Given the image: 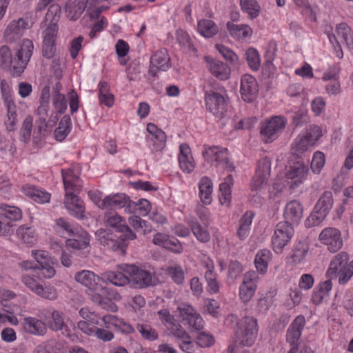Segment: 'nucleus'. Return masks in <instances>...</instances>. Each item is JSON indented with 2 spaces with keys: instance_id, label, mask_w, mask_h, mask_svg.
Listing matches in <instances>:
<instances>
[{
  "instance_id": "nucleus-1",
  "label": "nucleus",
  "mask_w": 353,
  "mask_h": 353,
  "mask_svg": "<svg viewBox=\"0 0 353 353\" xmlns=\"http://www.w3.org/2000/svg\"><path fill=\"white\" fill-rule=\"evenodd\" d=\"M61 172L65 191L64 205L70 215L81 219L84 217L85 208L83 201L75 194L82 188V181L79 178L80 167L74 164L68 169L62 170Z\"/></svg>"
},
{
  "instance_id": "nucleus-2",
  "label": "nucleus",
  "mask_w": 353,
  "mask_h": 353,
  "mask_svg": "<svg viewBox=\"0 0 353 353\" xmlns=\"http://www.w3.org/2000/svg\"><path fill=\"white\" fill-rule=\"evenodd\" d=\"M75 280L88 289L91 300L103 309L112 312H117V305L106 296L108 289L102 285V279L89 270H83L75 274Z\"/></svg>"
},
{
  "instance_id": "nucleus-3",
  "label": "nucleus",
  "mask_w": 353,
  "mask_h": 353,
  "mask_svg": "<svg viewBox=\"0 0 353 353\" xmlns=\"http://www.w3.org/2000/svg\"><path fill=\"white\" fill-rule=\"evenodd\" d=\"M33 50V43L28 39H23L18 45L14 55L9 47L3 46L0 48V65L3 68L12 70L15 74L19 75L29 62Z\"/></svg>"
},
{
  "instance_id": "nucleus-4",
  "label": "nucleus",
  "mask_w": 353,
  "mask_h": 353,
  "mask_svg": "<svg viewBox=\"0 0 353 353\" xmlns=\"http://www.w3.org/2000/svg\"><path fill=\"white\" fill-rule=\"evenodd\" d=\"M353 276V260L349 263V256L345 252L336 254L330 261L325 276L338 279L339 285H345Z\"/></svg>"
},
{
  "instance_id": "nucleus-5",
  "label": "nucleus",
  "mask_w": 353,
  "mask_h": 353,
  "mask_svg": "<svg viewBox=\"0 0 353 353\" xmlns=\"http://www.w3.org/2000/svg\"><path fill=\"white\" fill-rule=\"evenodd\" d=\"M331 27H326L325 32L327 35L330 43L332 44L334 52L339 59L343 57V52L339 39L349 50H353V32L351 28L345 23H341L336 27L337 38L332 32Z\"/></svg>"
},
{
  "instance_id": "nucleus-6",
  "label": "nucleus",
  "mask_w": 353,
  "mask_h": 353,
  "mask_svg": "<svg viewBox=\"0 0 353 353\" xmlns=\"http://www.w3.org/2000/svg\"><path fill=\"white\" fill-rule=\"evenodd\" d=\"M236 342L244 346H252L257 337L258 323L255 318L245 316L237 323L235 328Z\"/></svg>"
},
{
  "instance_id": "nucleus-7",
  "label": "nucleus",
  "mask_w": 353,
  "mask_h": 353,
  "mask_svg": "<svg viewBox=\"0 0 353 353\" xmlns=\"http://www.w3.org/2000/svg\"><path fill=\"white\" fill-rule=\"evenodd\" d=\"M203 157L206 161L212 165L222 168L228 172L234 170V166L229 160L228 150L219 146L205 147L203 152Z\"/></svg>"
},
{
  "instance_id": "nucleus-8",
  "label": "nucleus",
  "mask_w": 353,
  "mask_h": 353,
  "mask_svg": "<svg viewBox=\"0 0 353 353\" xmlns=\"http://www.w3.org/2000/svg\"><path fill=\"white\" fill-rule=\"evenodd\" d=\"M286 124L287 120L283 116H274L264 121L261 128L263 141L266 143L274 141L283 132Z\"/></svg>"
},
{
  "instance_id": "nucleus-9",
  "label": "nucleus",
  "mask_w": 353,
  "mask_h": 353,
  "mask_svg": "<svg viewBox=\"0 0 353 353\" xmlns=\"http://www.w3.org/2000/svg\"><path fill=\"white\" fill-rule=\"evenodd\" d=\"M121 269L129 276V283L140 288L148 287L155 283L153 274L145 270L141 269L134 265L125 264Z\"/></svg>"
},
{
  "instance_id": "nucleus-10",
  "label": "nucleus",
  "mask_w": 353,
  "mask_h": 353,
  "mask_svg": "<svg viewBox=\"0 0 353 353\" xmlns=\"http://www.w3.org/2000/svg\"><path fill=\"white\" fill-rule=\"evenodd\" d=\"M207 110L218 119H224L226 114L228 103L224 94L214 91L208 92L205 95Z\"/></svg>"
},
{
  "instance_id": "nucleus-11",
  "label": "nucleus",
  "mask_w": 353,
  "mask_h": 353,
  "mask_svg": "<svg viewBox=\"0 0 353 353\" xmlns=\"http://www.w3.org/2000/svg\"><path fill=\"white\" fill-rule=\"evenodd\" d=\"M294 233L293 226L288 222L279 223L272 237V246L273 250L281 253L283 249L290 241Z\"/></svg>"
},
{
  "instance_id": "nucleus-12",
  "label": "nucleus",
  "mask_w": 353,
  "mask_h": 353,
  "mask_svg": "<svg viewBox=\"0 0 353 353\" xmlns=\"http://www.w3.org/2000/svg\"><path fill=\"white\" fill-rule=\"evenodd\" d=\"M258 281L259 276L254 271H249L243 274L239 288V296L242 302L246 303L252 299L256 292Z\"/></svg>"
},
{
  "instance_id": "nucleus-13",
  "label": "nucleus",
  "mask_w": 353,
  "mask_h": 353,
  "mask_svg": "<svg viewBox=\"0 0 353 353\" xmlns=\"http://www.w3.org/2000/svg\"><path fill=\"white\" fill-rule=\"evenodd\" d=\"M146 130L145 140L149 149L152 152L162 151L166 145L165 133L152 123L147 125Z\"/></svg>"
},
{
  "instance_id": "nucleus-14",
  "label": "nucleus",
  "mask_w": 353,
  "mask_h": 353,
  "mask_svg": "<svg viewBox=\"0 0 353 353\" xmlns=\"http://www.w3.org/2000/svg\"><path fill=\"white\" fill-rule=\"evenodd\" d=\"M134 204L128 196L123 193L111 194L103 199L101 209L120 210L124 208L125 212L131 211Z\"/></svg>"
},
{
  "instance_id": "nucleus-15",
  "label": "nucleus",
  "mask_w": 353,
  "mask_h": 353,
  "mask_svg": "<svg viewBox=\"0 0 353 353\" xmlns=\"http://www.w3.org/2000/svg\"><path fill=\"white\" fill-rule=\"evenodd\" d=\"M271 172V162L268 157L259 160L256 173L251 182L252 191L261 190L268 183Z\"/></svg>"
},
{
  "instance_id": "nucleus-16",
  "label": "nucleus",
  "mask_w": 353,
  "mask_h": 353,
  "mask_svg": "<svg viewBox=\"0 0 353 353\" xmlns=\"http://www.w3.org/2000/svg\"><path fill=\"white\" fill-rule=\"evenodd\" d=\"M98 324L99 323H94L86 321H79L77 323V328L85 335L95 336L99 340L103 342L112 341L114 337L112 331L97 327L96 325Z\"/></svg>"
},
{
  "instance_id": "nucleus-17",
  "label": "nucleus",
  "mask_w": 353,
  "mask_h": 353,
  "mask_svg": "<svg viewBox=\"0 0 353 353\" xmlns=\"http://www.w3.org/2000/svg\"><path fill=\"white\" fill-rule=\"evenodd\" d=\"M32 256L38 263L37 268L44 279H51L55 275L56 271L54 268L55 262L48 252L44 250H32Z\"/></svg>"
},
{
  "instance_id": "nucleus-18",
  "label": "nucleus",
  "mask_w": 353,
  "mask_h": 353,
  "mask_svg": "<svg viewBox=\"0 0 353 353\" xmlns=\"http://www.w3.org/2000/svg\"><path fill=\"white\" fill-rule=\"evenodd\" d=\"M31 25L26 18L11 21L5 29L3 37L7 42L12 43L20 39Z\"/></svg>"
},
{
  "instance_id": "nucleus-19",
  "label": "nucleus",
  "mask_w": 353,
  "mask_h": 353,
  "mask_svg": "<svg viewBox=\"0 0 353 353\" xmlns=\"http://www.w3.org/2000/svg\"><path fill=\"white\" fill-rule=\"evenodd\" d=\"M104 224L119 232L125 233V238L134 239L136 235L126 224L125 220L115 212H106L104 215Z\"/></svg>"
},
{
  "instance_id": "nucleus-20",
  "label": "nucleus",
  "mask_w": 353,
  "mask_h": 353,
  "mask_svg": "<svg viewBox=\"0 0 353 353\" xmlns=\"http://www.w3.org/2000/svg\"><path fill=\"white\" fill-rule=\"evenodd\" d=\"M319 241L325 245L332 252L339 251L343 246V239L341 232L336 228H327L319 234Z\"/></svg>"
},
{
  "instance_id": "nucleus-21",
  "label": "nucleus",
  "mask_w": 353,
  "mask_h": 353,
  "mask_svg": "<svg viewBox=\"0 0 353 353\" xmlns=\"http://www.w3.org/2000/svg\"><path fill=\"white\" fill-rule=\"evenodd\" d=\"M177 310L184 324H187L190 327L196 330L203 327V319L191 305L182 303L179 305Z\"/></svg>"
},
{
  "instance_id": "nucleus-22",
  "label": "nucleus",
  "mask_w": 353,
  "mask_h": 353,
  "mask_svg": "<svg viewBox=\"0 0 353 353\" xmlns=\"http://www.w3.org/2000/svg\"><path fill=\"white\" fill-rule=\"evenodd\" d=\"M308 168L301 161L286 167L285 177L291 181L292 188L302 184L307 179Z\"/></svg>"
},
{
  "instance_id": "nucleus-23",
  "label": "nucleus",
  "mask_w": 353,
  "mask_h": 353,
  "mask_svg": "<svg viewBox=\"0 0 353 353\" xmlns=\"http://www.w3.org/2000/svg\"><path fill=\"white\" fill-rule=\"evenodd\" d=\"M171 66L170 59L166 49L157 50L150 58V73L156 76L158 71H167Z\"/></svg>"
},
{
  "instance_id": "nucleus-24",
  "label": "nucleus",
  "mask_w": 353,
  "mask_h": 353,
  "mask_svg": "<svg viewBox=\"0 0 353 353\" xmlns=\"http://www.w3.org/2000/svg\"><path fill=\"white\" fill-rule=\"evenodd\" d=\"M204 60L206 68L213 76L221 81L229 79L230 68L226 64L210 56H205Z\"/></svg>"
},
{
  "instance_id": "nucleus-25",
  "label": "nucleus",
  "mask_w": 353,
  "mask_h": 353,
  "mask_svg": "<svg viewBox=\"0 0 353 353\" xmlns=\"http://www.w3.org/2000/svg\"><path fill=\"white\" fill-rule=\"evenodd\" d=\"M240 92L242 99L246 102L253 101L258 92L257 82L250 74H244L241 77Z\"/></svg>"
},
{
  "instance_id": "nucleus-26",
  "label": "nucleus",
  "mask_w": 353,
  "mask_h": 353,
  "mask_svg": "<svg viewBox=\"0 0 353 353\" xmlns=\"http://www.w3.org/2000/svg\"><path fill=\"white\" fill-rule=\"evenodd\" d=\"M303 206L297 200H292L287 203L284 210L285 221L292 225L298 224L303 218Z\"/></svg>"
},
{
  "instance_id": "nucleus-27",
  "label": "nucleus",
  "mask_w": 353,
  "mask_h": 353,
  "mask_svg": "<svg viewBox=\"0 0 353 353\" xmlns=\"http://www.w3.org/2000/svg\"><path fill=\"white\" fill-rule=\"evenodd\" d=\"M60 12V8L58 5H52L48 10L46 18L47 19L52 17L54 21L52 22L43 32V41L49 43H55L57 32L58 25L57 19H55L57 14Z\"/></svg>"
},
{
  "instance_id": "nucleus-28",
  "label": "nucleus",
  "mask_w": 353,
  "mask_h": 353,
  "mask_svg": "<svg viewBox=\"0 0 353 353\" xmlns=\"http://www.w3.org/2000/svg\"><path fill=\"white\" fill-rule=\"evenodd\" d=\"M101 321L104 325V327H103L104 330L112 331V329H116L125 334H130L134 331L130 324L113 314L104 315L101 318Z\"/></svg>"
},
{
  "instance_id": "nucleus-29",
  "label": "nucleus",
  "mask_w": 353,
  "mask_h": 353,
  "mask_svg": "<svg viewBox=\"0 0 353 353\" xmlns=\"http://www.w3.org/2000/svg\"><path fill=\"white\" fill-rule=\"evenodd\" d=\"M96 236L102 245L113 250H120L122 254L124 253V249L126 246L125 241L114 239L112 233L103 229L97 230Z\"/></svg>"
},
{
  "instance_id": "nucleus-30",
  "label": "nucleus",
  "mask_w": 353,
  "mask_h": 353,
  "mask_svg": "<svg viewBox=\"0 0 353 353\" xmlns=\"http://www.w3.org/2000/svg\"><path fill=\"white\" fill-rule=\"evenodd\" d=\"M178 161L181 170L185 173L192 172L195 168V163L192 155L191 149L186 143L179 146Z\"/></svg>"
},
{
  "instance_id": "nucleus-31",
  "label": "nucleus",
  "mask_w": 353,
  "mask_h": 353,
  "mask_svg": "<svg viewBox=\"0 0 353 353\" xmlns=\"http://www.w3.org/2000/svg\"><path fill=\"white\" fill-rule=\"evenodd\" d=\"M3 103L6 109V116L4 120L6 129L8 132H14L17 129L19 121L17 108L12 99L6 98Z\"/></svg>"
},
{
  "instance_id": "nucleus-32",
  "label": "nucleus",
  "mask_w": 353,
  "mask_h": 353,
  "mask_svg": "<svg viewBox=\"0 0 353 353\" xmlns=\"http://www.w3.org/2000/svg\"><path fill=\"white\" fill-rule=\"evenodd\" d=\"M305 323V317L302 315H299L296 317L289 326L286 332V341L291 345H295L298 343Z\"/></svg>"
},
{
  "instance_id": "nucleus-33",
  "label": "nucleus",
  "mask_w": 353,
  "mask_h": 353,
  "mask_svg": "<svg viewBox=\"0 0 353 353\" xmlns=\"http://www.w3.org/2000/svg\"><path fill=\"white\" fill-rule=\"evenodd\" d=\"M153 243L157 245L170 250L174 252L181 253L183 250L182 245L178 239L165 234H156L153 238Z\"/></svg>"
},
{
  "instance_id": "nucleus-34",
  "label": "nucleus",
  "mask_w": 353,
  "mask_h": 353,
  "mask_svg": "<svg viewBox=\"0 0 353 353\" xmlns=\"http://www.w3.org/2000/svg\"><path fill=\"white\" fill-rule=\"evenodd\" d=\"M199 197L204 205H210L212 201L213 183L208 176H203L198 183Z\"/></svg>"
},
{
  "instance_id": "nucleus-35",
  "label": "nucleus",
  "mask_w": 353,
  "mask_h": 353,
  "mask_svg": "<svg viewBox=\"0 0 353 353\" xmlns=\"http://www.w3.org/2000/svg\"><path fill=\"white\" fill-rule=\"evenodd\" d=\"M72 239H68L65 241L67 248L81 250L86 249L90 244V236L87 232L79 230L72 236Z\"/></svg>"
},
{
  "instance_id": "nucleus-36",
  "label": "nucleus",
  "mask_w": 353,
  "mask_h": 353,
  "mask_svg": "<svg viewBox=\"0 0 353 353\" xmlns=\"http://www.w3.org/2000/svg\"><path fill=\"white\" fill-rule=\"evenodd\" d=\"M123 265H124L119 266L121 271H107L103 273L101 277L103 281L102 285L105 281L116 286H124L125 285L129 283V276L126 274H125V272L121 269Z\"/></svg>"
},
{
  "instance_id": "nucleus-37",
  "label": "nucleus",
  "mask_w": 353,
  "mask_h": 353,
  "mask_svg": "<svg viewBox=\"0 0 353 353\" xmlns=\"http://www.w3.org/2000/svg\"><path fill=\"white\" fill-rule=\"evenodd\" d=\"M23 193L39 203H46L50 200V194L48 192L37 188L34 185H25L21 189Z\"/></svg>"
},
{
  "instance_id": "nucleus-38",
  "label": "nucleus",
  "mask_w": 353,
  "mask_h": 353,
  "mask_svg": "<svg viewBox=\"0 0 353 353\" xmlns=\"http://www.w3.org/2000/svg\"><path fill=\"white\" fill-rule=\"evenodd\" d=\"M23 327L26 332L33 335H43L46 332L45 323L34 317L28 316L24 318Z\"/></svg>"
},
{
  "instance_id": "nucleus-39",
  "label": "nucleus",
  "mask_w": 353,
  "mask_h": 353,
  "mask_svg": "<svg viewBox=\"0 0 353 353\" xmlns=\"http://www.w3.org/2000/svg\"><path fill=\"white\" fill-rule=\"evenodd\" d=\"M272 252L268 249H262L257 252L254 259V265L258 273L265 274L272 259Z\"/></svg>"
},
{
  "instance_id": "nucleus-40",
  "label": "nucleus",
  "mask_w": 353,
  "mask_h": 353,
  "mask_svg": "<svg viewBox=\"0 0 353 353\" xmlns=\"http://www.w3.org/2000/svg\"><path fill=\"white\" fill-rule=\"evenodd\" d=\"M159 320L164 326L170 332L173 336L175 332H178L183 327L176 322V319L167 309H163L158 312Z\"/></svg>"
},
{
  "instance_id": "nucleus-41",
  "label": "nucleus",
  "mask_w": 353,
  "mask_h": 353,
  "mask_svg": "<svg viewBox=\"0 0 353 353\" xmlns=\"http://www.w3.org/2000/svg\"><path fill=\"white\" fill-rule=\"evenodd\" d=\"M85 8V0H70L66 4L65 12L70 20H77Z\"/></svg>"
},
{
  "instance_id": "nucleus-42",
  "label": "nucleus",
  "mask_w": 353,
  "mask_h": 353,
  "mask_svg": "<svg viewBox=\"0 0 353 353\" xmlns=\"http://www.w3.org/2000/svg\"><path fill=\"white\" fill-rule=\"evenodd\" d=\"M173 336L176 338L179 346L183 352L194 353L196 345L192 341L190 336L183 329L175 332Z\"/></svg>"
},
{
  "instance_id": "nucleus-43",
  "label": "nucleus",
  "mask_w": 353,
  "mask_h": 353,
  "mask_svg": "<svg viewBox=\"0 0 353 353\" xmlns=\"http://www.w3.org/2000/svg\"><path fill=\"white\" fill-rule=\"evenodd\" d=\"M233 185V179L232 175H228L225 181L221 183L219 186V201L221 204L225 207H229L230 205L232 194L231 187Z\"/></svg>"
},
{
  "instance_id": "nucleus-44",
  "label": "nucleus",
  "mask_w": 353,
  "mask_h": 353,
  "mask_svg": "<svg viewBox=\"0 0 353 353\" xmlns=\"http://www.w3.org/2000/svg\"><path fill=\"white\" fill-rule=\"evenodd\" d=\"M227 27L229 33L238 39H248L252 34V29L248 25L228 23Z\"/></svg>"
},
{
  "instance_id": "nucleus-45",
  "label": "nucleus",
  "mask_w": 353,
  "mask_h": 353,
  "mask_svg": "<svg viewBox=\"0 0 353 353\" xmlns=\"http://www.w3.org/2000/svg\"><path fill=\"white\" fill-rule=\"evenodd\" d=\"M313 145L301 132L294 140L291 146V152L294 156L301 157Z\"/></svg>"
},
{
  "instance_id": "nucleus-46",
  "label": "nucleus",
  "mask_w": 353,
  "mask_h": 353,
  "mask_svg": "<svg viewBox=\"0 0 353 353\" xmlns=\"http://www.w3.org/2000/svg\"><path fill=\"white\" fill-rule=\"evenodd\" d=\"M253 218L254 213L251 211H247L241 218L237 230V236L241 240H244L248 236Z\"/></svg>"
},
{
  "instance_id": "nucleus-47",
  "label": "nucleus",
  "mask_w": 353,
  "mask_h": 353,
  "mask_svg": "<svg viewBox=\"0 0 353 353\" xmlns=\"http://www.w3.org/2000/svg\"><path fill=\"white\" fill-rule=\"evenodd\" d=\"M49 327L54 331H62L63 334L70 337L67 327L64 323L63 314L54 310L51 314V319L48 321Z\"/></svg>"
},
{
  "instance_id": "nucleus-48",
  "label": "nucleus",
  "mask_w": 353,
  "mask_h": 353,
  "mask_svg": "<svg viewBox=\"0 0 353 353\" xmlns=\"http://www.w3.org/2000/svg\"><path fill=\"white\" fill-rule=\"evenodd\" d=\"M197 28L199 34L205 38H211L217 34L219 29L215 23L210 19L198 21Z\"/></svg>"
},
{
  "instance_id": "nucleus-49",
  "label": "nucleus",
  "mask_w": 353,
  "mask_h": 353,
  "mask_svg": "<svg viewBox=\"0 0 353 353\" xmlns=\"http://www.w3.org/2000/svg\"><path fill=\"white\" fill-rule=\"evenodd\" d=\"M240 6L250 19L256 18L261 12V6L256 0H240Z\"/></svg>"
},
{
  "instance_id": "nucleus-50",
  "label": "nucleus",
  "mask_w": 353,
  "mask_h": 353,
  "mask_svg": "<svg viewBox=\"0 0 353 353\" xmlns=\"http://www.w3.org/2000/svg\"><path fill=\"white\" fill-rule=\"evenodd\" d=\"M71 120L69 117L64 116L61 119L58 128L54 131V138L59 141L65 139L71 130Z\"/></svg>"
},
{
  "instance_id": "nucleus-51",
  "label": "nucleus",
  "mask_w": 353,
  "mask_h": 353,
  "mask_svg": "<svg viewBox=\"0 0 353 353\" xmlns=\"http://www.w3.org/2000/svg\"><path fill=\"white\" fill-rule=\"evenodd\" d=\"M33 125V117L28 114L24 118L19 131V139L21 141L28 143L31 139Z\"/></svg>"
},
{
  "instance_id": "nucleus-52",
  "label": "nucleus",
  "mask_w": 353,
  "mask_h": 353,
  "mask_svg": "<svg viewBox=\"0 0 353 353\" xmlns=\"http://www.w3.org/2000/svg\"><path fill=\"white\" fill-rule=\"evenodd\" d=\"M332 279H327V281L321 283L319 285L318 291H314L312 296V301L315 304H319L322 301L328 296L329 292L332 288Z\"/></svg>"
},
{
  "instance_id": "nucleus-53",
  "label": "nucleus",
  "mask_w": 353,
  "mask_h": 353,
  "mask_svg": "<svg viewBox=\"0 0 353 353\" xmlns=\"http://www.w3.org/2000/svg\"><path fill=\"white\" fill-rule=\"evenodd\" d=\"M99 99L101 103L107 107H112L114 105V96L109 92L106 82H100L99 84Z\"/></svg>"
},
{
  "instance_id": "nucleus-54",
  "label": "nucleus",
  "mask_w": 353,
  "mask_h": 353,
  "mask_svg": "<svg viewBox=\"0 0 353 353\" xmlns=\"http://www.w3.org/2000/svg\"><path fill=\"white\" fill-rule=\"evenodd\" d=\"M54 228L57 233L65 238L72 237L77 232L73 226L63 218L56 221Z\"/></svg>"
},
{
  "instance_id": "nucleus-55",
  "label": "nucleus",
  "mask_w": 353,
  "mask_h": 353,
  "mask_svg": "<svg viewBox=\"0 0 353 353\" xmlns=\"http://www.w3.org/2000/svg\"><path fill=\"white\" fill-rule=\"evenodd\" d=\"M176 39L183 50L185 52H195L192 39L190 35L183 30L176 31Z\"/></svg>"
},
{
  "instance_id": "nucleus-56",
  "label": "nucleus",
  "mask_w": 353,
  "mask_h": 353,
  "mask_svg": "<svg viewBox=\"0 0 353 353\" xmlns=\"http://www.w3.org/2000/svg\"><path fill=\"white\" fill-rule=\"evenodd\" d=\"M333 196L330 191L325 192L319 198L315 207L316 209L328 214L333 206Z\"/></svg>"
},
{
  "instance_id": "nucleus-57",
  "label": "nucleus",
  "mask_w": 353,
  "mask_h": 353,
  "mask_svg": "<svg viewBox=\"0 0 353 353\" xmlns=\"http://www.w3.org/2000/svg\"><path fill=\"white\" fill-rule=\"evenodd\" d=\"M191 230L194 236L198 241L202 243L208 242L210 239L209 232L204 228L201 227L196 221H191L189 222Z\"/></svg>"
},
{
  "instance_id": "nucleus-58",
  "label": "nucleus",
  "mask_w": 353,
  "mask_h": 353,
  "mask_svg": "<svg viewBox=\"0 0 353 353\" xmlns=\"http://www.w3.org/2000/svg\"><path fill=\"white\" fill-rule=\"evenodd\" d=\"M109 0H87L88 12L91 18H97L99 14L103 10L108 8V6L101 5L103 2Z\"/></svg>"
},
{
  "instance_id": "nucleus-59",
  "label": "nucleus",
  "mask_w": 353,
  "mask_h": 353,
  "mask_svg": "<svg viewBox=\"0 0 353 353\" xmlns=\"http://www.w3.org/2000/svg\"><path fill=\"white\" fill-rule=\"evenodd\" d=\"M134 206L132 210L128 211L129 214H138L140 216H145L149 214L152 207L150 203L144 199L138 200L137 202L133 201Z\"/></svg>"
},
{
  "instance_id": "nucleus-60",
  "label": "nucleus",
  "mask_w": 353,
  "mask_h": 353,
  "mask_svg": "<svg viewBox=\"0 0 353 353\" xmlns=\"http://www.w3.org/2000/svg\"><path fill=\"white\" fill-rule=\"evenodd\" d=\"M17 234L27 244H34L37 241L35 230L32 228L21 226L17 230Z\"/></svg>"
},
{
  "instance_id": "nucleus-61",
  "label": "nucleus",
  "mask_w": 353,
  "mask_h": 353,
  "mask_svg": "<svg viewBox=\"0 0 353 353\" xmlns=\"http://www.w3.org/2000/svg\"><path fill=\"white\" fill-rule=\"evenodd\" d=\"M129 50V45L123 39H119L115 44V50L118 56V60L122 65H125L128 62V59L125 57L128 54Z\"/></svg>"
},
{
  "instance_id": "nucleus-62",
  "label": "nucleus",
  "mask_w": 353,
  "mask_h": 353,
  "mask_svg": "<svg viewBox=\"0 0 353 353\" xmlns=\"http://www.w3.org/2000/svg\"><path fill=\"white\" fill-rule=\"evenodd\" d=\"M325 163V155L321 151H316L313 154L310 168L313 173L319 174Z\"/></svg>"
},
{
  "instance_id": "nucleus-63",
  "label": "nucleus",
  "mask_w": 353,
  "mask_h": 353,
  "mask_svg": "<svg viewBox=\"0 0 353 353\" xmlns=\"http://www.w3.org/2000/svg\"><path fill=\"white\" fill-rule=\"evenodd\" d=\"M203 312L208 314L213 317L217 318L221 314L220 304L212 299H206L204 300L203 306Z\"/></svg>"
},
{
  "instance_id": "nucleus-64",
  "label": "nucleus",
  "mask_w": 353,
  "mask_h": 353,
  "mask_svg": "<svg viewBox=\"0 0 353 353\" xmlns=\"http://www.w3.org/2000/svg\"><path fill=\"white\" fill-rule=\"evenodd\" d=\"M302 133L307 137L308 141H310L313 146L315 145L323 135L321 128L316 125L310 126Z\"/></svg>"
}]
</instances>
